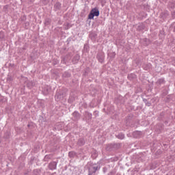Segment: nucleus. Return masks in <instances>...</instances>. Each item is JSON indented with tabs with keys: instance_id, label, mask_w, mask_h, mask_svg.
<instances>
[{
	"instance_id": "1",
	"label": "nucleus",
	"mask_w": 175,
	"mask_h": 175,
	"mask_svg": "<svg viewBox=\"0 0 175 175\" xmlns=\"http://www.w3.org/2000/svg\"><path fill=\"white\" fill-rule=\"evenodd\" d=\"M66 96V92L60 90L56 93V95L55 96V100L59 102V100H62Z\"/></svg>"
},
{
	"instance_id": "2",
	"label": "nucleus",
	"mask_w": 175,
	"mask_h": 175,
	"mask_svg": "<svg viewBox=\"0 0 175 175\" xmlns=\"http://www.w3.org/2000/svg\"><path fill=\"white\" fill-rule=\"evenodd\" d=\"M99 16V10L96 8H93L91 11L90 13L88 15V18L90 20H92L94 17H98Z\"/></svg>"
},
{
	"instance_id": "3",
	"label": "nucleus",
	"mask_w": 175,
	"mask_h": 175,
	"mask_svg": "<svg viewBox=\"0 0 175 175\" xmlns=\"http://www.w3.org/2000/svg\"><path fill=\"white\" fill-rule=\"evenodd\" d=\"M49 167L51 170H54L57 169V163L56 162H51L49 165Z\"/></svg>"
},
{
	"instance_id": "4",
	"label": "nucleus",
	"mask_w": 175,
	"mask_h": 175,
	"mask_svg": "<svg viewBox=\"0 0 175 175\" xmlns=\"http://www.w3.org/2000/svg\"><path fill=\"white\" fill-rule=\"evenodd\" d=\"M35 85V82L32 81H28L27 82V87L28 88H32V87H33Z\"/></svg>"
},
{
	"instance_id": "5",
	"label": "nucleus",
	"mask_w": 175,
	"mask_h": 175,
	"mask_svg": "<svg viewBox=\"0 0 175 175\" xmlns=\"http://www.w3.org/2000/svg\"><path fill=\"white\" fill-rule=\"evenodd\" d=\"M77 144L78 146H84V144H85V141L84 139L81 138L78 140Z\"/></svg>"
},
{
	"instance_id": "6",
	"label": "nucleus",
	"mask_w": 175,
	"mask_h": 175,
	"mask_svg": "<svg viewBox=\"0 0 175 175\" xmlns=\"http://www.w3.org/2000/svg\"><path fill=\"white\" fill-rule=\"evenodd\" d=\"M73 117L75 118V120H79L80 119V113L78 112H74L72 113Z\"/></svg>"
},
{
	"instance_id": "7",
	"label": "nucleus",
	"mask_w": 175,
	"mask_h": 175,
	"mask_svg": "<svg viewBox=\"0 0 175 175\" xmlns=\"http://www.w3.org/2000/svg\"><path fill=\"white\" fill-rule=\"evenodd\" d=\"M140 135H142V132H140V131H135L133 133V136H134V137H135V138L139 137V136H140Z\"/></svg>"
},
{
	"instance_id": "8",
	"label": "nucleus",
	"mask_w": 175,
	"mask_h": 175,
	"mask_svg": "<svg viewBox=\"0 0 175 175\" xmlns=\"http://www.w3.org/2000/svg\"><path fill=\"white\" fill-rule=\"evenodd\" d=\"M144 28H145L144 25L143 23H141L137 26V31H143Z\"/></svg>"
},
{
	"instance_id": "9",
	"label": "nucleus",
	"mask_w": 175,
	"mask_h": 175,
	"mask_svg": "<svg viewBox=\"0 0 175 175\" xmlns=\"http://www.w3.org/2000/svg\"><path fill=\"white\" fill-rule=\"evenodd\" d=\"M54 8H55L56 10H59V9H61V3H59V2H57L55 4Z\"/></svg>"
},
{
	"instance_id": "10",
	"label": "nucleus",
	"mask_w": 175,
	"mask_h": 175,
	"mask_svg": "<svg viewBox=\"0 0 175 175\" xmlns=\"http://www.w3.org/2000/svg\"><path fill=\"white\" fill-rule=\"evenodd\" d=\"M51 158H53V156H51V154L49 155H46L44 158V161L45 162H49V159H51Z\"/></svg>"
},
{
	"instance_id": "11",
	"label": "nucleus",
	"mask_w": 175,
	"mask_h": 175,
	"mask_svg": "<svg viewBox=\"0 0 175 175\" xmlns=\"http://www.w3.org/2000/svg\"><path fill=\"white\" fill-rule=\"evenodd\" d=\"M90 172L92 170V173H95L98 170V167H90L89 168Z\"/></svg>"
},
{
	"instance_id": "12",
	"label": "nucleus",
	"mask_w": 175,
	"mask_h": 175,
	"mask_svg": "<svg viewBox=\"0 0 175 175\" xmlns=\"http://www.w3.org/2000/svg\"><path fill=\"white\" fill-rule=\"evenodd\" d=\"M116 137H118V139H120L121 140H122V139L125 137V135H124V134L122 133H120L118 135H116Z\"/></svg>"
},
{
	"instance_id": "13",
	"label": "nucleus",
	"mask_w": 175,
	"mask_h": 175,
	"mask_svg": "<svg viewBox=\"0 0 175 175\" xmlns=\"http://www.w3.org/2000/svg\"><path fill=\"white\" fill-rule=\"evenodd\" d=\"M165 83V79H160L157 81V85H161V84H163Z\"/></svg>"
},
{
	"instance_id": "14",
	"label": "nucleus",
	"mask_w": 175,
	"mask_h": 175,
	"mask_svg": "<svg viewBox=\"0 0 175 175\" xmlns=\"http://www.w3.org/2000/svg\"><path fill=\"white\" fill-rule=\"evenodd\" d=\"M113 148H120L121 147V144H113Z\"/></svg>"
},
{
	"instance_id": "15",
	"label": "nucleus",
	"mask_w": 175,
	"mask_h": 175,
	"mask_svg": "<svg viewBox=\"0 0 175 175\" xmlns=\"http://www.w3.org/2000/svg\"><path fill=\"white\" fill-rule=\"evenodd\" d=\"M68 155H69L70 158H73V157H75L76 155V153L75 152H70L68 153Z\"/></svg>"
},
{
	"instance_id": "16",
	"label": "nucleus",
	"mask_w": 175,
	"mask_h": 175,
	"mask_svg": "<svg viewBox=\"0 0 175 175\" xmlns=\"http://www.w3.org/2000/svg\"><path fill=\"white\" fill-rule=\"evenodd\" d=\"M63 77H70V73L68 72H65L64 74H63Z\"/></svg>"
},
{
	"instance_id": "17",
	"label": "nucleus",
	"mask_w": 175,
	"mask_h": 175,
	"mask_svg": "<svg viewBox=\"0 0 175 175\" xmlns=\"http://www.w3.org/2000/svg\"><path fill=\"white\" fill-rule=\"evenodd\" d=\"M150 68H151V65L150 64H147L146 66H144V69L145 70H148V69H150Z\"/></svg>"
},
{
	"instance_id": "18",
	"label": "nucleus",
	"mask_w": 175,
	"mask_h": 175,
	"mask_svg": "<svg viewBox=\"0 0 175 175\" xmlns=\"http://www.w3.org/2000/svg\"><path fill=\"white\" fill-rule=\"evenodd\" d=\"M43 92H44V95H47L49 94V88H46L44 89Z\"/></svg>"
},
{
	"instance_id": "19",
	"label": "nucleus",
	"mask_w": 175,
	"mask_h": 175,
	"mask_svg": "<svg viewBox=\"0 0 175 175\" xmlns=\"http://www.w3.org/2000/svg\"><path fill=\"white\" fill-rule=\"evenodd\" d=\"M97 58L98 59L99 62H103V57H100L99 55H97Z\"/></svg>"
},
{
	"instance_id": "20",
	"label": "nucleus",
	"mask_w": 175,
	"mask_h": 175,
	"mask_svg": "<svg viewBox=\"0 0 175 175\" xmlns=\"http://www.w3.org/2000/svg\"><path fill=\"white\" fill-rule=\"evenodd\" d=\"M74 59H75V61H79V59H80V55H76L74 57Z\"/></svg>"
},
{
	"instance_id": "21",
	"label": "nucleus",
	"mask_w": 175,
	"mask_h": 175,
	"mask_svg": "<svg viewBox=\"0 0 175 175\" xmlns=\"http://www.w3.org/2000/svg\"><path fill=\"white\" fill-rule=\"evenodd\" d=\"M146 106H151V103H146Z\"/></svg>"
},
{
	"instance_id": "22",
	"label": "nucleus",
	"mask_w": 175,
	"mask_h": 175,
	"mask_svg": "<svg viewBox=\"0 0 175 175\" xmlns=\"http://www.w3.org/2000/svg\"><path fill=\"white\" fill-rule=\"evenodd\" d=\"M113 55H116V53H113Z\"/></svg>"
}]
</instances>
